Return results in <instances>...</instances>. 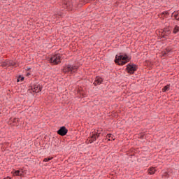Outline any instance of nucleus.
I'll return each mask as SVG.
<instances>
[{
    "label": "nucleus",
    "mask_w": 179,
    "mask_h": 179,
    "mask_svg": "<svg viewBox=\"0 0 179 179\" xmlns=\"http://www.w3.org/2000/svg\"><path fill=\"white\" fill-rule=\"evenodd\" d=\"M131 61V58L129 57H124L120 55V56L116 55L115 62V64H118V65H125L127 62H129Z\"/></svg>",
    "instance_id": "obj_1"
},
{
    "label": "nucleus",
    "mask_w": 179,
    "mask_h": 179,
    "mask_svg": "<svg viewBox=\"0 0 179 179\" xmlns=\"http://www.w3.org/2000/svg\"><path fill=\"white\" fill-rule=\"evenodd\" d=\"M126 69L127 70V72L129 73H131V75H133V73L135 72V71H137L138 69V66H136V64H129L127 66Z\"/></svg>",
    "instance_id": "obj_2"
},
{
    "label": "nucleus",
    "mask_w": 179,
    "mask_h": 179,
    "mask_svg": "<svg viewBox=\"0 0 179 179\" xmlns=\"http://www.w3.org/2000/svg\"><path fill=\"white\" fill-rule=\"evenodd\" d=\"M58 135H60L61 136H65L68 134V129L65 127V126H62L60 127V129L57 131Z\"/></svg>",
    "instance_id": "obj_3"
},
{
    "label": "nucleus",
    "mask_w": 179,
    "mask_h": 179,
    "mask_svg": "<svg viewBox=\"0 0 179 179\" xmlns=\"http://www.w3.org/2000/svg\"><path fill=\"white\" fill-rule=\"evenodd\" d=\"M50 61L57 65L59 62H61V55L59 54H57L53 57L50 59Z\"/></svg>",
    "instance_id": "obj_4"
},
{
    "label": "nucleus",
    "mask_w": 179,
    "mask_h": 179,
    "mask_svg": "<svg viewBox=\"0 0 179 179\" xmlns=\"http://www.w3.org/2000/svg\"><path fill=\"white\" fill-rule=\"evenodd\" d=\"M100 136V133L95 132L91 136V139H90V143H93V142H96L97 138Z\"/></svg>",
    "instance_id": "obj_5"
},
{
    "label": "nucleus",
    "mask_w": 179,
    "mask_h": 179,
    "mask_svg": "<svg viewBox=\"0 0 179 179\" xmlns=\"http://www.w3.org/2000/svg\"><path fill=\"white\" fill-rule=\"evenodd\" d=\"M69 69H70V72H71V73L73 72H76V69H78V66H73L69 64Z\"/></svg>",
    "instance_id": "obj_6"
},
{
    "label": "nucleus",
    "mask_w": 179,
    "mask_h": 179,
    "mask_svg": "<svg viewBox=\"0 0 179 179\" xmlns=\"http://www.w3.org/2000/svg\"><path fill=\"white\" fill-rule=\"evenodd\" d=\"M42 89L41 86L36 85L34 87V92H35V93H40Z\"/></svg>",
    "instance_id": "obj_7"
},
{
    "label": "nucleus",
    "mask_w": 179,
    "mask_h": 179,
    "mask_svg": "<svg viewBox=\"0 0 179 179\" xmlns=\"http://www.w3.org/2000/svg\"><path fill=\"white\" fill-rule=\"evenodd\" d=\"M64 6L69 10H71L72 9V4L69 1H66V3L64 2Z\"/></svg>",
    "instance_id": "obj_8"
},
{
    "label": "nucleus",
    "mask_w": 179,
    "mask_h": 179,
    "mask_svg": "<svg viewBox=\"0 0 179 179\" xmlns=\"http://www.w3.org/2000/svg\"><path fill=\"white\" fill-rule=\"evenodd\" d=\"M156 173V168L155 167H150L148 169V174H155Z\"/></svg>",
    "instance_id": "obj_9"
},
{
    "label": "nucleus",
    "mask_w": 179,
    "mask_h": 179,
    "mask_svg": "<svg viewBox=\"0 0 179 179\" xmlns=\"http://www.w3.org/2000/svg\"><path fill=\"white\" fill-rule=\"evenodd\" d=\"M7 62V65L8 66H14V65H16V63H15L12 60H8Z\"/></svg>",
    "instance_id": "obj_10"
},
{
    "label": "nucleus",
    "mask_w": 179,
    "mask_h": 179,
    "mask_svg": "<svg viewBox=\"0 0 179 179\" xmlns=\"http://www.w3.org/2000/svg\"><path fill=\"white\" fill-rule=\"evenodd\" d=\"M63 72H71V69H69V64L66 66L64 69H63Z\"/></svg>",
    "instance_id": "obj_11"
},
{
    "label": "nucleus",
    "mask_w": 179,
    "mask_h": 179,
    "mask_svg": "<svg viewBox=\"0 0 179 179\" xmlns=\"http://www.w3.org/2000/svg\"><path fill=\"white\" fill-rule=\"evenodd\" d=\"M176 20H179V13L174 12L172 13Z\"/></svg>",
    "instance_id": "obj_12"
},
{
    "label": "nucleus",
    "mask_w": 179,
    "mask_h": 179,
    "mask_svg": "<svg viewBox=\"0 0 179 179\" xmlns=\"http://www.w3.org/2000/svg\"><path fill=\"white\" fill-rule=\"evenodd\" d=\"M173 33H174V34H177V33H179V27L178 26H176L175 28L173 29Z\"/></svg>",
    "instance_id": "obj_13"
},
{
    "label": "nucleus",
    "mask_w": 179,
    "mask_h": 179,
    "mask_svg": "<svg viewBox=\"0 0 179 179\" xmlns=\"http://www.w3.org/2000/svg\"><path fill=\"white\" fill-rule=\"evenodd\" d=\"M169 89H170V85H167L166 86L164 87V88L162 89V92H167V90H169Z\"/></svg>",
    "instance_id": "obj_14"
},
{
    "label": "nucleus",
    "mask_w": 179,
    "mask_h": 179,
    "mask_svg": "<svg viewBox=\"0 0 179 179\" xmlns=\"http://www.w3.org/2000/svg\"><path fill=\"white\" fill-rule=\"evenodd\" d=\"M1 66H2L3 68H5L6 66H8V62L6 61V62H3L1 64Z\"/></svg>",
    "instance_id": "obj_15"
},
{
    "label": "nucleus",
    "mask_w": 179,
    "mask_h": 179,
    "mask_svg": "<svg viewBox=\"0 0 179 179\" xmlns=\"http://www.w3.org/2000/svg\"><path fill=\"white\" fill-rule=\"evenodd\" d=\"M101 82H103V78H97L95 80V83H98L99 85H100V83H101Z\"/></svg>",
    "instance_id": "obj_16"
},
{
    "label": "nucleus",
    "mask_w": 179,
    "mask_h": 179,
    "mask_svg": "<svg viewBox=\"0 0 179 179\" xmlns=\"http://www.w3.org/2000/svg\"><path fill=\"white\" fill-rule=\"evenodd\" d=\"M24 80V77H22V76H20L19 78L17 80V82H20Z\"/></svg>",
    "instance_id": "obj_17"
},
{
    "label": "nucleus",
    "mask_w": 179,
    "mask_h": 179,
    "mask_svg": "<svg viewBox=\"0 0 179 179\" xmlns=\"http://www.w3.org/2000/svg\"><path fill=\"white\" fill-rule=\"evenodd\" d=\"M50 160H52V157L50 158H45L43 159V162H50Z\"/></svg>",
    "instance_id": "obj_18"
},
{
    "label": "nucleus",
    "mask_w": 179,
    "mask_h": 179,
    "mask_svg": "<svg viewBox=\"0 0 179 179\" xmlns=\"http://www.w3.org/2000/svg\"><path fill=\"white\" fill-rule=\"evenodd\" d=\"M20 173V171H15L14 173V176H20L19 173Z\"/></svg>",
    "instance_id": "obj_19"
},
{
    "label": "nucleus",
    "mask_w": 179,
    "mask_h": 179,
    "mask_svg": "<svg viewBox=\"0 0 179 179\" xmlns=\"http://www.w3.org/2000/svg\"><path fill=\"white\" fill-rule=\"evenodd\" d=\"M163 57H166L167 55V52L166 51L162 52Z\"/></svg>",
    "instance_id": "obj_20"
},
{
    "label": "nucleus",
    "mask_w": 179,
    "mask_h": 179,
    "mask_svg": "<svg viewBox=\"0 0 179 179\" xmlns=\"http://www.w3.org/2000/svg\"><path fill=\"white\" fill-rule=\"evenodd\" d=\"M166 52H167V54H168V52H170V51H171V50H169V49H166Z\"/></svg>",
    "instance_id": "obj_21"
},
{
    "label": "nucleus",
    "mask_w": 179,
    "mask_h": 179,
    "mask_svg": "<svg viewBox=\"0 0 179 179\" xmlns=\"http://www.w3.org/2000/svg\"><path fill=\"white\" fill-rule=\"evenodd\" d=\"M108 138H111V134L107 135Z\"/></svg>",
    "instance_id": "obj_22"
},
{
    "label": "nucleus",
    "mask_w": 179,
    "mask_h": 179,
    "mask_svg": "<svg viewBox=\"0 0 179 179\" xmlns=\"http://www.w3.org/2000/svg\"><path fill=\"white\" fill-rule=\"evenodd\" d=\"M123 57H128V55H127V53H125Z\"/></svg>",
    "instance_id": "obj_23"
},
{
    "label": "nucleus",
    "mask_w": 179,
    "mask_h": 179,
    "mask_svg": "<svg viewBox=\"0 0 179 179\" xmlns=\"http://www.w3.org/2000/svg\"><path fill=\"white\" fill-rule=\"evenodd\" d=\"M27 71H30V68H28V69H27Z\"/></svg>",
    "instance_id": "obj_24"
}]
</instances>
